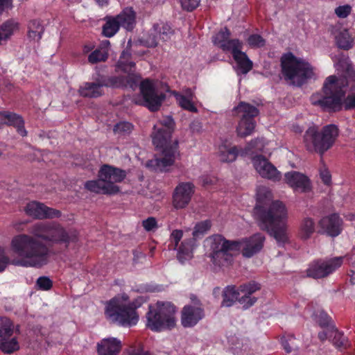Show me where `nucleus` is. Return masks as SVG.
Returning <instances> with one entry per match:
<instances>
[{"instance_id":"15","label":"nucleus","mask_w":355,"mask_h":355,"mask_svg":"<svg viewBox=\"0 0 355 355\" xmlns=\"http://www.w3.org/2000/svg\"><path fill=\"white\" fill-rule=\"evenodd\" d=\"M252 162L256 171L263 178L273 182H278L282 179L281 173L263 155L253 157Z\"/></svg>"},{"instance_id":"63","label":"nucleus","mask_w":355,"mask_h":355,"mask_svg":"<svg viewBox=\"0 0 355 355\" xmlns=\"http://www.w3.org/2000/svg\"><path fill=\"white\" fill-rule=\"evenodd\" d=\"M282 345L284 346V349L286 351V352L288 353V352H291L292 348H291V347L289 346V345H288L287 341H284L282 343Z\"/></svg>"},{"instance_id":"62","label":"nucleus","mask_w":355,"mask_h":355,"mask_svg":"<svg viewBox=\"0 0 355 355\" xmlns=\"http://www.w3.org/2000/svg\"><path fill=\"white\" fill-rule=\"evenodd\" d=\"M95 1L99 6L101 7L108 4V0H95Z\"/></svg>"},{"instance_id":"47","label":"nucleus","mask_w":355,"mask_h":355,"mask_svg":"<svg viewBox=\"0 0 355 355\" xmlns=\"http://www.w3.org/2000/svg\"><path fill=\"white\" fill-rule=\"evenodd\" d=\"M248 44L254 48L262 47L265 45V40L259 35H251L248 39Z\"/></svg>"},{"instance_id":"16","label":"nucleus","mask_w":355,"mask_h":355,"mask_svg":"<svg viewBox=\"0 0 355 355\" xmlns=\"http://www.w3.org/2000/svg\"><path fill=\"white\" fill-rule=\"evenodd\" d=\"M194 191L195 187L191 182L179 183L173 193V207L176 209L185 208L189 204Z\"/></svg>"},{"instance_id":"6","label":"nucleus","mask_w":355,"mask_h":355,"mask_svg":"<svg viewBox=\"0 0 355 355\" xmlns=\"http://www.w3.org/2000/svg\"><path fill=\"white\" fill-rule=\"evenodd\" d=\"M287 211L281 201L272 204L268 212H260V227L274 236L279 245L288 241L286 232Z\"/></svg>"},{"instance_id":"41","label":"nucleus","mask_w":355,"mask_h":355,"mask_svg":"<svg viewBox=\"0 0 355 355\" xmlns=\"http://www.w3.org/2000/svg\"><path fill=\"white\" fill-rule=\"evenodd\" d=\"M108 58L107 52L103 49H98L92 52L88 56V61L91 64L105 62Z\"/></svg>"},{"instance_id":"52","label":"nucleus","mask_w":355,"mask_h":355,"mask_svg":"<svg viewBox=\"0 0 355 355\" xmlns=\"http://www.w3.org/2000/svg\"><path fill=\"white\" fill-rule=\"evenodd\" d=\"M352 11V7L349 5L340 6L335 9L336 15L340 18L347 17Z\"/></svg>"},{"instance_id":"39","label":"nucleus","mask_w":355,"mask_h":355,"mask_svg":"<svg viewBox=\"0 0 355 355\" xmlns=\"http://www.w3.org/2000/svg\"><path fill=\"white\" fill-rule=\"evenodd\" d=\"M130 58L131 53L128 51H123L118 60L117 68L124 72H130L135 65Z\"/></svg>"},{"instance_id":"38","label":"nucleus","mask_w":355,"mask_h":355,"mask_svg":"<svg viewBox=\"0 0 355 355\" xmlns=\"http://www.w3.org/2000/svg\"><path fill=\"white\" fill-rule=\"evenodd\" d=\"M18 28L19 24L13 19H9L3 23L0 26V33L3 41L8 40Z\"/></svg>"},{"instance_id":"19","label":"nucleus","mask_w":355,"mask_h":355,"mask_svg":"<svg viewBox=\"0 0 355 355\" xmlns=\"http://www.w3.org/2000/svg\"><path fill=\"white\" fill-rule=\"evenodd\" d=\"M26 213L36 219H46L60 218L61 211L46 206L44 204L33 201L27 204L25 208Z\"/></svg>"},{"instance_id":"61","label":"nucleus","mask_w":355,"mask_h":355,"mask_svg":"<svg viewBox=\"0 0 355 355\" xmlns=\"http://www.w3.org/2000/svg\"><path fill=\"white\" fill-rule=\"evenodd\" d=\"M258 144H261L262 145V140H261L259 139H255L252 140L250 141V143L249 144L250 148V149L255 148L256 150H261V146H259V147L257 146V145Z\"/></svg>"},{"instance_id":"1","label":"nucleus","mask_w":355,"mask_h":355,"mask_svg":"<svg viewBox=\"0 0 355 355\" xmlns=\"http://www.w3.org/2000/svg\"><path fill=\"white\" fill-rule=\"evenodd\" d=\"M33 235L17 234L10 241V250L19 257L12 264L23 267L40 268L49 262L50 249L41 241L55 243H70L78 241V233L76 230H66L56 222H40L33 227Z\"/></svg>"},{"instance_id":"58","label":"nucleus","mask_w":355,"mask_h":355,"mask_svg":"<svg viewBox=\"0 0 355 355\" xmlns=\"http://www.w3.org/2000/svg\"><path fill=\"white\" fill-rule=\"evenodd\" d=\"M351 259L353 269L350 271V282L352 284H355V248L353 249Z\"/></svg>"},{"instance_id":"24","label":"nucleus","mask_w":355,"mask_h":355,"mask_svg":"<svg viewBox=\"0 0 355 355\" xmlns=\"http://www.w3.org/2000/svg\"><path fill=\"white\" fill-rule=\"evenodd\" d=\"M121 349V342L116 338H107L97 344L99 355H118Z\"/></svg>"},{"instance_id":"32","label":"nucleus","mask_w":355,"mask_h":355,"mask_svg":"<svg viewBox=\"0 0 355 355\" xmlns=\"http://www.w3.org/2000/svg\"><path fill=\"white\" fill-rule=\"evenodd\" d=\"M315 232V222L309 217L304 218L300 226L299 236L303 240L309 239Z\"/></svg>"},{"instance_id":"4","label":"nucleus","mask_w":355,"mask_h":355,"mask_svg":"<svg viewBox=\"0 0 355 355\" xmlns=\"http://www.w3.org/2000/svg\"><path fill=\"white\" fill-rule=\"evenodd\" d=\"M140 306L141 303L137 300L130 302L128 294L120 293L106 302L105 315L112 323L130 327L136 325L139 321L136 310Z\"/></svg>"},{"instance_id":"60","label":"nucleus","mask_w":355,"mask_h":355,"mask_svg":"<svg viewBox=\"0 0 355 355\" xmlns=\"http://www.w3.org/2000/svg\"><path fill=\"white\" fill-rule=\"evenodd\" d=\"M318 338L321 341H324L327 340V338H331L332 336H331V329H327V331H324L322 332H320L318 334Z\"/></svg>"},{"instance_id":"43","label":"nucleus","mask_w":355,"mask_h":355,"mask_svg":"<svg viewBox=\"0 0 355 355\" xmlns=\"http://www.w3.org/2000/svg\"><path fill=\"white\" fill-rule=\"evenodd\" d=\"M331 336H332L333 344L338 347H346L347 345V339L344 335L339 332L334 327L331 328Z\"/></svg>"},{"instance_id":"11","label":"nucleus","mask_w":355,"mask_h":355,"mask_svg":"<svg viewBox=\"0 0 355 355\" xmlns=\"http://www.w3.org/2000/svg\"><path fill=\"white\" fill-rule=\"evenodd\" d=\"M232 111L235 116L241 117L236 128L237 135L241 137L250 135L255 128L254 118L259 114V110L249 103L241 102Z\"/></svg>"},{"instance_id":"2","label":"nucleus","mask_w":355,"mask_h":355,"mask_svg":"<svg viewBox=\"0 0 355 355\" xmlns=\"http://www.w3.org/2000/svg\"><path fill=\"white\" fill-rule=\"evenodd\" d=\"M337 65L343 71L340 77L329 76L323 85V96L315 94L311 96L313 105L320 106L323 110L336 112L342 108L343 104L345 110L355 108V94L352 93L344 98L345 88L355 83V70L349 57L341 55Z\"/></svg>"},{"instance_id":"8","label":"nucleus","mask_w":355,"mask_h":355,"mask_svg":"<svg viewBox=\"0 0 355 355\" xmlns=\"http://www.w3.org/2000/svg\"><path fill=\"white\" fill-rule=\"evenodd\" d=\"M339 130L334 124L324 126L320 131L315 127L309 128L304 135V142L307 150L322 156L335 144Z\"/></svg>"},{"instance_id":"10","label":"nucleus","mask_w":355,"mask_h":355,"mask_svg":"<svg viewBox=\"0 0 355 355\" xmlns=\"http://www.w3.org/2000/svg\"><path fill=\"white\" fill-rule=\"evenodd\" d=\"M176 307L170 302L158 301L155 307L149 306L146 326L152 331L171 329L176 325Z\"/></svg>"},{"instance_id":"18","label":"nucleus","mask_w":355,"mask_h":355,"mask_svg":"<svg viewBox=\"0 0 355 355\" xmlns=\"http://www.w3.org/2000/svg\"><path fill=\"white\" fill-rule=\"evenodd\" d=\"M265 239L262 234L257 233L249 238L236 241L239 244L238 252L241 250L244 257L250 258L261 250Z\"/></svg>"},{"instance_id":"40","label":"nucleus","mask_w":355,"mask_h":355,"mask_svg":"<svg viewBox=\"0 0 355 355\" xmlns=\"http://www.w3.org/2000/svg\"><path fill=\"white\" fill-rule=\"evenodd\" d=\"M243 43L238 39H229L221 46V49L225 52H231L234 56L236 53L241 51Z\"/></svg>"},{"instance_id":"23","label":"nucleus","mask_w":355,"mask_h":355,"mask_svg":"<svg viewBox=\"0 0 355 355\" xmlns=\"http://www.w3.org/2000/svg\"><path fill=\"white\" fill-rule=\"evenodd\" d=\"M319 225L328 235L336 236L341 232L342 220L338 214H334L323 217L320 220Z\"/></svg>"},{"instance_id":"5","label":"nucleus","mask_w":355,"mask_h":355,"mask_svg":"<svg viewBox=\"0 0 355 355\" xmlns=\"http://www.w3.org/2000/svg\"><path fill=\"white\" fill-rule=\"evenodd\" d=\"M125 177V171L104 164L98 171V179L87 181L85 188L98 194L115 195L120 191L117 183L121 182Z\"/></svg>"},{"instance_id":"64","label":"nucleus","mask_w":355,"mask_h":355,"mask_svg":"<svg viewBox=\"0 0 355 355\" xmlns=\"http://www.w3.org/2000/svg\"><path fill=\"white\" fill-rule=\"evenodd\" d=\"M2 155V153L0 151V157Z\"/></svg>"},{"instance_id":"44","label":"nucleus","mask_w":355,"mask_h":355,"mask_svg":"<svg viewBox=\"0 0 355 355\" xmlns=\"http://www.w3.org/2000/svg\"><path fill=\"white\" fill-rule=\"evenodd\" d=\"M183 237V231L181 230H174L169 236L168 248L171 250H177L180 241Z\"/></svg>"},{"instance_id":"31","label":"nucleus","mask_w":355,"mask_h":355,"mask_svg":"<svg viewBox=\"0 0 355 355\" xmlns=\"http://www.w3.org/2000/svg\"><path fill=\"white\" fill-rule=\"evenodd\" d=\"M237 64V71L243 74H246L252 69V62L248 58L247 55L240 51L233 56Z\"/></svg>"},{"instance_id":"57","label":"nucleus","mask_w":355,"mask_h":355,"mask_svg":"<svg viewBox=\"0 0 355 355\" xmlns=\"http://www.w3.org/2000/svg\"><path fill=\"white\" fill-rule=\"evenodd\" d=\"M141 77L137 75H128L127 77V83L132 89H135L138 83L140 81Z\"/></svg>"},{"instance_id":"53","label":"nucleus","mask_w":355,"mask_h":355,"mask_svg":"<svg viewBox=\"0 0 355 355\" xmlns=\"http://www.w3.org/2000/svg\"><path fill=\"white\" fill-rule=\"evenodd\" d=\"M10 263V259L3 248H0V272L4 271Z\"/></svg>"},{"instance_id":"26","label":"nucleus","mask_w":355,"mask_h":355,"mask_svg":"<svg viewBox=\"0 0 355 355\" xmlns=\"http://www.w3.org/2000/svg\"><path fill=\"white\" fill-rule=\"evenodd\" d=\"M106 85L104 83H85L80 87L78 92L83 97L97 98L103 95L102 88Z\"/></svg>"},{"instance_id":"30","label":"nucleus","mask_w":355,"mask_h":355,"mask_svg":"<svg viewBox=\"0 0 355 355\" xmlns=\"http://www.w3.org/2000/svg\"><path fill=\"white\" fill-rule=\"evenodd\" d=\"M44 28L38 19L31 20L28 24V37L32 41L39 42L44 33Z\"/></svg>"},{"instance_id":"36","label":"nucleus","mask_w":355,"mask_h":355,"mask_svg":"<svg viewBox=\"0 0 355 355\" xmlns=\"http://www.w3.org/2000/svg\"><path fill=\"white\" fill-rule=\"evenodd\" d=\"M238 155V150L236 147H228L225 145H222L219 147L218 157L220 160L223 162H234Z\"/></svg>"},{"instance_id":"13","label":"nucleus","mask_w":355,"mask_h":355,"mask_svg":"<svg viewBox=\"0 0 355 355\" xmlns=\"http://www.w3.org/2000/svg\"><path fill=\"white\" fill-rule=\"evenodd\" d=\"M343 262V257L315 261L309 265L306 270L307 276L314 279L325 277L340 268Z\"/></svg>"},{"instance_id":"45","label":"nucleus","mask_w":355,"mask_h":355,"mask_svg":"<svg viewBox=\"0 0 355 355\" xmlns=\"http://www.w3.org/2000/svg\"><path fill=\"white\" fill-rule=\"evenodd\" d=\"M211 224L209 220H204L198 223L193 232V236L194 238H197L200 235H203L207 233L211 228Z\"/></svg>"},{"instance_id":"22","label":"nucleus","mask_w":355,"mask_h":355,"mask_svg":"<svg viewBox=\"0 0 355 355\" xmlns=\"http://www.w3.org/2000/svg\"><path fill=\"white\" fill-rule=\"evenodd\" d=\"M272 194L271 191L266 187H259L257 191V205L254 207V213L260 220V212H268L272 204L276 201H272Z\"/></svg>"},{"instance_id":"37","label":"nucleus","mask_w":355,"mask_h":355,"mask_svg":"<svg viewBox=\"0 0 355 355\" xmlns=\"http://www.w3.org/2000/svg\"><path fill=\"white\" fill-rule=\"evenodd\" d=\"M134 125L128 121H120L113 127V132L118 138H124L132 132Z\"/></svg>"},{"instance_id":"59","label":"nucleus","mask_w":355,"mask_h":355,"mask_svg":"<svg viewBox=\"0 0 355 355\" xmlns=\"http://www.w3.org/2000/svg\"><path fill=\"white\" fill-rule=\"evenodd\" d=\"M12 6V0H0V14Z\"/></svg>"},{"instance_id":"20","label":"nucleus","mask_w":355,"mask_h":355,"mask_svg":"<svg viewBox=\"0 0 355 355\" xmlns=\"http://www.w3.org/2000/svg\"><path fill=\"white\" fill-rule=\"evenodd\" d=\"M204 316V309L200 303L185 305L181 311V324L185 328L192 327Z\"/></svg>"},{"instance_id":"29","label":"nucleus","mask_w":355,"mask_h":355,"mask_svg":"<svg viewBox=\"0 0 355 355\" xmlns=\"http://www.w3.org/2000/svg\"><path fill=\"white\" fill-rule=\"evenodd\" d=\"M194 245L193 239H184L181 244L178 245L176 250L177 257L178 260L183 263L186 260H189L193 257V250Z\"/></svg>"},{"instance_id":"33","label":"nucleus","mask_w":355,"mask_h":355,"mask_svg":"<svg viewBox=\"0 0 355 355\" xmlns=\"http://www.w3.org/2000/svg\"><path fill=\"white\" fill-rule=\"evenodd\" d=\"M102 33L106 37H112L119 31L120 26L115 17H106Z\"/></svg>"},{"instance_id":"3","label":"nucleus","mask_w":355,"mask_h":355,"mask_svg":"<svg viewBox=\"0 0 355 355\" xmlns=\"http://www.w3.org/2000/svg\"><path fill=\"white\" fill-rule=\"evenodd\" d=\"M174 121L171 116L164 117L154 125L152 133V140L157 150L160 151L159 157L152 162L155 163L157 168L161 171H166V168L172 166L178 152V143L172 144L171 135L173 130Z\"/></svg>"},{"instance_id":"50","label":"nucleus","mask_w":355,"mask_h":355,"mask_svg":"<svg viewBox=\"0 0 355 355\" xmlns=\"http://www.w3.org/2000/svg\"><path fill=\"white\" fill-rule=\"evenodd\" d=\"M200 0H180L182 8L187 11L195 10L200 4Z\"/></svg>"},{"instance_id":"9","label":"nucleus","mask_w":355,"mask_h":355,"mask_svg":"<svg viewBox=\"0 0 355 355\" xmlns=\"http://www.w3.org/2000/svg\"><path fill=\"white\" fill-rule=\"evenodd\" d=\"M282 74L286 80L295 86H302L314 76L311 64L302 58H297L292 53L282 55L281 58Z\"/></svg>"},{"instance_id":"46","label":"nucleus","mask_w":355,"mask_h":355,"mask_svg":"<svg viewBox=\"0 0 355 355\" xmlns=\"http://www.w3.org/2000/svg\"><path fill=\"white\" fill-rule=\"evenodd\" d=\"M260 289L258 284L252 282L242 284L239 286V291L243 295L251 296L254 293Z\"/></svg>"},{"instance_id":"48","label":"nucleus","mask_w":355,"mask_h":355,"mask_svg":"<svg viewBox=\"0 0 355 355\" xmlns=\"http://www.w3.org/2000/svg\"><path fill=\"white\" fill-rule=\"evenodd\" d=\"M257 297L249 295H243L239 296L238 302L243 306V309H247L252 306L257 302Z\"/></svg>"},{"instance_id":"42","label":"nucleus","mask_w":355,"mask_h":355,"mask_svg":"<svg viewBox=\"0 0 355 355\" xmlns=\"http://www.w3.org/2000/svg\"><path fill=\"white\" fill-rule=\"evenodd\" d=\"M231 33L230 30L225 27L213 37V42L215 45L221 48L223 44H225L230 37Z\"/></svg>"},{"instance_id":"54","label":"nucleus","mask_w":355,"mask_h":355,"mask_svg":"<svg viewBox=\"0 0 355 355\" xmlns=\"http://www.w3.org/2000/svg\"><path fill=\"white\" fill-rule=\"evenodd\" d=\"M320 176L325 184H329L331 181V176L329 170L324 166L320 169Z\"/></svg>"},{"instance_id":"51","label":"nucleus","mask_w":355,"mask_h":355,"mask_svg":"<svg viewBox=\"0 0 355 355\" xmlns=\"http://www.w3.org/2000/svg\"><path fill=\"white\" fill-rule=\"evenodd\" d=\"M142 226L146 231L155 230L157 228V220L154 217H148L142 221Z\"/></svg>"},{"instance_id":"17","label":"nucleus","mask_w":355,"mask_h":355,"mask_svg":"<svg viewBox=\"0 0 355 355\" xmlns=\"http://www.w3.org/2000/svg\"><path fill=\"white\" fill-rule=\"evenodd\" d=\"M174 34L171 26L164 22L155 24L150 29L145 42L148 47H155L159 41L166 42Z\"/></svg>"},{"instance_id":"35","label":"nucleus","mask_w":355,"mask_h":355,"mask_svg":"<svg viewBox=\"0 0 355 355\" xmlns=\"http://www.w3.org/2000/svg\"><path fill=\"white\" fill-rule=\"evenodd\" d=\"M336 43L340 49L348 50L352 47L353 37L346 29L339 31L335 37Z\"/></svg>"},{"instance_id":"56","label":"nucleus","mask_w":355,"mask_h":355,"mask_svg":"<svg viewBox=\"0 0 355 355\" xmlns=\"http://www.w3.org/2000/svg\"><path fill=\"white\" fill-rule=\"evenodd\" d=\"M330 318L323 311L320 312L318 316V322L321 327L328 326L330 322Z\"/></svg>"},{"instance_id":"27","label":"nucleus","mask_w":355,"mask_h":355,"mask_svg":"<svg viewBox=\"0 0 355 355\" xmlns=\"http://www.w3.org/2000/svg\"><path fill=\"white\" fill-rule=\"evenodd\" d=\"M184 94L183 95L176 92H173L174 96L182 108L191 112H197L198 109L193 103V92L191 89H187L184 91Z\"/></svg>"},{"instance_id":"28","label":"nucleus","mask_w":355,"mask_h":355,"mask_svg":"<svg viewBox=\"0 0 355 355\" xmlns=\"http://www.w3.org/2000/svg\"><path fill=\"white\" fill-rule=\"evenodd\" d=\"M1 116L6 119V123L16 128L17 132L22 137L27 135V131L24 128V121L22 117L12 112H3L1 113Z\"/></svg>"},{"instance_id":"25","label":"nucleus","mask_w":355,"mask_h":355,"mask_svg":"<svg viewBox=\"0 0 355 355\" xmlns=\"http://www.w3.org/2000/svg\"><path fill=\"white\" fill-rule=\"evenodd\" d=\"M115 17L119 26L127 31H130L134 28L136 24V14L132 8H124Z\"/></svg>"},{"instance_id":"49","label":"nucleus","mask_w":355,"mask_h":355,"mask_svg":"<svg viewBox=\"0 0 355 355\" xmlns=\"http://www.w3.org/2000/svg\"><path fill=\"white\" fill-rule=\"evenodd\" d=\"M39 289L43 291L50 290L53 286L52 281L47 277H40L36 282Z\"/></svg>"},{"instance_id":"21","label":"nucleus","mask_w":355,"mask_h":355,"mask_svg":"<svg viewBox=\"0 0 355 355\" xmlns=\"http://www.w3.org/2000/svg\"><path fill=\"white\" fill-rule=\"evenodd\" d=\"M284 182L295 192L306 193L311 190V182L308 177L297 171L286 173Z\"/></svg>"},{"instance_id":"55","label":"nucleus","mask_w":355,"mask_h":355,"mask_svg":"<svg viewBox=\"0 0 355 355\" xmlns=\"http://www.w3.org/2000/svg\"><path fill=\"white\" fill-rule=\"evenodd\" d=\"M123 355H150V354L141 348L130 347L125 351Z\"/></svg>"},{"instance_id":"7","label":"nucleus","mask_w":355,"mask_h":355,"mask_svg":"<svg viewBox=\"0 0 355 355\" xmlns=\"http://www.w3.org/2000/svg\"><path fill=\"white\" fill-rule=\"evenodd\" d=\"M205 245L208 248V257L213 265L223 268L232 265L239 244L236 241L226 239L221 234H214L205 239Z\"/></svg>"},{"instance_id":"12","label":"nucleus","mask_w":355,"mask_h":355,"mask_svg":"<svg viewBox=\"0 0 355 355\" xmlns=\"http://www.w3.org/2000/svg\"><path fill=\"white\" fill-rule=\"evenodd\" d=\"M139 89L144 99L142 104L152 112L158 110L166 96L158 92L157 83L146 79L140 83Z\"/></svg>"},{"instance_id":"34","label":"nucleus","mask_w":355,"mask_h":355,"mask_svg":"<svg viewBox=\"0 0 355 355\" xmlns=\"http://www.w3.org/2000/svg\"><path fill=\"white\" fill-rule=\"evenodd\" d=\"M240 293L234 286H227L223 293V306H231L236 301L238 300Z\"/></svg>"},{"instance_id":"14","label":"nucleus","mask_w":355,"mask_h":355,"mask_svg":"<svg viewBox=\"0 0 355 355\" xmlns=\"http://www.w3.org/2000/svg\"><path fill=\"white\" fill-rule=\"evenodd\" d=\"M14 331L12 322L6 317L0 318V350L6 354H11L19 349L16 338H12Z\"/></svg>"}]
</instances>
